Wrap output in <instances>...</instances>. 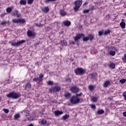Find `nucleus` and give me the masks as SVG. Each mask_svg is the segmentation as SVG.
I'll use <instances>...</instances> for the list:
<instances>
[{
    "label": "nucleus",
    "instance_id": "bf43d9fd",
    "mask_svg": "<svg viewBox=\"0 0 126 126\" xmlns=\"http://www.w3.org/2000/svg\"><path fill=\"white\" fill-rule=\"evenodd\" d=\"M124 15H125L126 16V12L124 13Z\"/></svg>",
    "mask_w": 126,
    "mask_h": 126
},
{
    "label": "nucleus",
    "instance_id": "ea45409f",
    "mask_svg": "<svg viewBox=\"0 0 126 126\" xmlns=\"http://www.w3.org/2000/svg\"><path fill=\"white\" fill-rule=\"evenodd\" d=\"M3 111L5 114H8L9 113V110L7 109H3Z\"/></svg>",
    "mask_w": 126,
    "mask_h": 126
},
{
    "label": "nucleus",
    "instance_id": "72a5a7b5",
    "mask_svg": "<svg viewBox=\"0 0 126 126\" xmlns=\"http://www.w3.org/2000/svg\"><path fill=\"white\" fill-rule=\"evenodd\" d=\"M110 33H111V31L107 30L103 33V35H108V34H110Z\"/></svg>",
    "mask_w": 126,
    "mask_h": 126
},
{
    "label": "nucleus",
    "instance_id": "f257e3e1",
    "mask_svg": "<svg viewBox=\"0 0 126 126\" xmlns=\"http://www.w3.org/2000/svg\"><path fill=\"white\" fill-rule=\"evenodd\" d=\"M20 94L15 92H10L6 95L8 98H13V99H17L20 97Z\"/></svg>",
    "mask_w": 126,
    "mask_h": 126
},
{
    "label": "nucleus",
    "instance_id": "13d9d810",
    "mask_svg": "<svg viewBox=\"0 0 126 126\" xmlns=\"http://www.w3.org/2000/svg\"><path fill=\"white\" fill-rule=\"evenodd\" d=\"M0 102H1V96H0Z\"/></svg>",
    "mask_w": 126,
    "mask_h": 126
},
{
    "label": "nucleus",
    "instance_id": "a211bd4d",
    "mask_svg": "<svg viewBox=\"0 0 126 126\" xmlns=\"http://www.w3.org/2000/svg\"><path fill=\"white\" fill-rule=\"evenodd\" d=\"M120 25L123 29H125V28H126V23H125V22H121Z\"/></svg>",
    "mask_w": 126,
    "mask_h": 126
},
{
    "label": "nucleus",
    "instance_id": "79ce46f5",
    "mask_svg": "<svg viewBox=\"0 0 126 126\" xmlns=\"http://www.w3.org/2000/svg\"><path fill=\"white\" fill-rule=\"evenodd\" d=\"M90 10L89 9H85L83 10V13H88Z\"/></svg>",
    "mask_w": 126,
    "mask_h": 126
},
{
    "label": "nucleus",
    "instance_id": "9b49d317",
    "mask_svg": "<svg viewBox=\"0 0 126 126\" xmlns=\"http://www.w3.org/2000/svg\"><path fill=\"white\" fill-rule=\"evenodd\" d=\"M27 34L29 37H35L36 36V34L35 33L32 32L31 31H28Z\"/></svg>",
    "mask_w": 126,
    "mask_h": 126
},
{
    "label": "nucleus",
    "instance_id": "2eb2a0df",
    "mask_svg": "<svg viewBox=\"0 0 126 126\" xmlns=\"http://www.w3.org/2000/svg\"><path fill=\"white\" fill-rule=\"evenodd\" d=\"M64 96L66 98V99H68L69 98V97H70V96H71V95L70 94V93L68 92H65L64 94Z\"/></svg>",
    "mask_w": 126,
    "mask_h": 126
},
{
    "label": "nucleus",
    "instance_id": "423d86ee",
    "mask_svg": "<svg viewBox=\"0 0 126 126\" xmlns=\"http://www.w3.org/2000/svg\"><path fill=\"white\" fill-rule=\"evenodd\" d=\"M13 23H25V20L24 19H14L12 20Z\"/></svg>",
    "mask_w": 126,
    "mask_h": 126
},
{
    "label": "nucleus",
    "instance_id": "aec40b11",
    "mask_svg": "<svg viewBox=\"0 0 126 126\" xmlns=\"http://www.w3.org/2000/svg\"><path fill=\"white\" fill-rule=\"evenodd\" d=\"M82 38H83V41H84V42H86V41H88V40H89V37H85L84 36V34L83 36H82Z\"/></svg>",
    "mask_w": 126,
    "mask_h": 126
},
{
    "label": "nucleus",
    "instance_id": "393cba45",
    "mask_svg": "<svg viewBox=\"0 0 126 126\" xmlns=\"http://www.w3.org/2000/svg\"><path fill=\"white\" fill-rule=\"evenodd\" d=\"M20 4L22 5H25V4H26V1L24 0H21L20 1Z\"/></svg>",
    "mask_w": 126,
    "mask_h": 126
},
{
    "label": "nucleus",
    "instance_id": "3c124183",
    "mask_svg": "<svg viewBox=\"0 0 126 126\" xmlns=\"http://www.w3.org/2000/svg\"><path fill=\"white\" fill-rule=\"evenodd\" d=\"M92 78H95V74H91Z\"/></svg>",
    "mask_w": 126,
    "mask_h": 126
},
{
    "label": "nucleus",
    "instance_id": "de8ad7c7",
    "mask_svg": "<svg viewBox=\"0 0 126 126\" xmlns=\"http://www.w3.org/2000/svg\"><path fill=\"white\" fill-rule=\"evenodd\" d=\"M81 95H82V93H81L80 94H76V97L78 98V97H79V96H81Z\"/></svg>",
    "mask_w": 126,
    "mask_h": 126
},
{
    "label": "nucleus",
    "instance_id": "9d476101",
    "mask_svg": "<svg viewBox=\"0 0 126 126\" xmlns=\"http://www.w3.org/2000/svg\"><path fill=\"white\" fill-rule=\"evenodd\" d=\"M103 86L105 88H106L107 87H109V86H111V81L109 80L105 81L103 84Z\"/></svg>",
    "mask_w": 126,
    "mask_h": 126
},
{
    "label": "nucleus",
    "instance_id": "c85d7f7f",
    "mask_svg": "<svg viewBox=\"0 0 126 126\" xmlns=\"http://www.w3.org/2000/svg\"><path fill=\"white\" fill-rule=\"evenodd\" d=\"M68 118H69V115L67 114H65L64 116H63V120H66Z\"/></svg>",
    "mask_w": 126,
    "mask_h": 126
},
{
    "label": "nucleus",
    "instance_id": "58836bf2",
    "mask_svg": "<svg viewBox=\"0 0 126 126\" xmlns=\"http://www.w3.org/2000/svg\"><path fill=\"white\" fill-rule=\"evenodd\" d=\"M88 88H89V90L92 91V90H93V89H94V87H93V86H92V85H89L88 86Z\"/></svg>",
    "mask_w": 126,
    "mask_h": 126
},
{
    "label": "nucleus",
    "instance_id": "6ab92c4d",
    "mask_svg": "<svg viewBox=\"0 0 126 126\" xmlns=\"http://www.w3.org/2000/svg\"><path fill=\"white\" fill-rule=\"evenodd\" d=\"M42 11L43 12H45V13H47L48 11H49V7H45L43 9Z\"/></svg>",
    "mask_w": 126,
    "mask_h": 126
},
{
    "label": "nucleus",
    "instance_id": "37998d69",
    "mask_svg": "<svg viewBox=\"0 0 126 126\" xmlns=\"http://www.w3.org/2000/svg\"><path fill=\"white\" fill-rule=\"evenodd\" d=\"M57 0H45V2H46V3H48V2H50V1H55Z\"/></svg>",
    "mask_w": 126,
    "mask_h": 126
},
{
    "label": "nucleus",
    "instance_id": "bb28decb",
    "mask_svg": "<svg viewBox=\"0 0 126 126\" xmlns=\"http://www.w3.org/2000/svg\"><path fill=\"white\" fill-rule=\"evenodd\" d=\"M44 77V75H43L42 74H41L39 75V77L38 78V79H39L40 82L41 81H43V78Z\"/></svg>",
    "mask_w": 126,
    "mask_h": 126
},
{
    "label": "nucleus",
    "instance_id": "c756f323",
    "mask_svg": "<svg viewBox=\"0 0 126 126\" xmlns=\"http://www.w3.org/2000/svg\"><path fill=\"white\" fill-rule=\"evenodd\" d=\"M61 43L63 45V46H66V44H67V42L65 40H62Z\"/></svg>",
    "mask_w": 126,
    "mask_h": 126
},
{
    "label": "nucleus",
    "instance_id": "5fc2aeb1",
    "mask_svg": "<svg viewBox=\"0 0 126 126\" xmlns=\"http://www.w3.org/2000/svg\"><path fill=\"white\" fill-rule=\"evenodd\" d=\"M28 126H33V124H31L28 125Z\"/></svg>",
    "mask_w": 126,
    "mask_h": 126
},
{
    "label": "nucleus",
    "instance_id": "2f4dec72",
    "mask_svg": "<svg viewBox=\"0 0 126 126\" xmlns=\"http://www.w3.org/2000/svg\"><path fill=\"white\" fill-rule=\"evenodd\" d=\"M6 24H9V22L3 21L1 23V25H6Z\"/></svg>",
    "mask_w": 126,
    "mask_h": 126
},
{
    "label": "nucleus",
    "instance_id": "e433bc0d",
    "mask_svg": "<svg viewBox=\"0 0 126 126\" xmlns=\"http://www.w3.org/2000/svg\"><path fill=\"white\" fill-rule=\"evenodd\" d=\"M102 35H104V33H103V31H98V36H101Z\"/></svg>",
    "mask_w": 126,
    "mask_h": 126
},
{
    "label": "nucleus",
    "instance_id": "49530a36",
    "mask_svg": "<svg viewBox=\"0 0 126 126\" xmlns=\"http://www.w3.org/2000/svg\"><path fill=\"white\" fill-rule=\"evenodd\" d=\"M33 1H34V0H28V3L29 4H31V3H32Z\"/></svg>",
    "mask_w": 126,
    "mask_h": 126
},
{
    "label": "nucleus",
    "instance_id": "f3484780",
    "mask_svg": "<svg viewBox=\"0 0 126 126\" xmlns=\"http://www.w3.org/2000/svg\"><path fill=\"white\" fill-rule=\"evenodd\" d=\"M25 114L26 117H29L30 116V111L28 110H25Z\"/></svg>",
    "mask_w": 126,
    "mask_h": 126
},
{
    "label": "nucleus",
    "instance_id": "7c9ffc66",
    "mask_svg": "<svg viewBox=\"0 0 126 126\" xmlns=\"http://www.w3.org/2000/svg\"><path fill=\"white\" fill-rule=\"evenodd\" d=\"M98 115H102V114H104V110H99L97 111Z\"/></svg>",
    "mask_w": 126,
    "mask_h": 126
},
{
    "label": "nucleus",
    "instance_id": "39448f33",
    "mask_svg": "<svg viewBox=\"0 0 126 126\" xmlns=\"http://www.w3.org/2000/svg\"><path fill=\"white\" fill-rule=\"evenodd\" d=\"M85 70L82 68L77 67L74 69V72L77 75H81L84 73Z\"/></svg>",
    "mask_w": 126,
    "mask_h": 126
},
{
    "label": "nucleus",
    "instance_id": "cd10ccee",
    "mask_svg": "<svg viewBox=\"0 0 126 126\" xmlns=\"http://www.w3.org/2000/svg\"><path fill=\"white\" fill-rule=\"evenodd\" d=\"M33 81H35V82H37L39 83V82H41V81H40L39 78H34L33 79Z\"/></svg>",
    "mask_w": 126,
    "mask_h": 126
},
{
    "label": "nucleus",
    "instance_id": "ddd939ff",
    "mask_svg": "<svg viewBox=\"0 0 126 126\" xmlns=\"http://www.w3.org/2000/svg\"><path fill=\"white\" fill-rule=\"evenodd\" d=\"M108 66L110 68H115V67H116V65L115 64V63H109V64H108Z\"/></svg>",
    "mask_w": 126,
    "mask_h": 126
},
{
    "label": "nucleus",
    "instance_id": "a878e982",
    "mask_svg": "<svg viewBox=\"0 0 126 126\" xmlns=\"http://www.w3.org/2000/svg\"><path fill=\"white\" fill-rule=\"evenodd\" d=\"M109 55L110 56H115L116 55V52L114 51H109Z\"/></svg>",
    "mask_w": 126,
    "mask_h": 126
},
{
    "label": "nucleus",
    "instance_id": "4c0bfd02",
    "mask_svg": "<svg viewBox=\"0 0 126 126\" xmlns=\"http://www.w3.org/2000/svg\"><path fill=\"white\" fill-rule=\"evenodd\" d=\"M124 63H126V53L124 54V57L122 58Z\"/></svg>",
    "mask_w": 126,
    "mask_h": 126
},
{
    "label": "nucleus",
    "instance_id": "f8f14e48",
    "mask_svg": "<svg viewBox=\"0 0 126 126\" xmlns=\"http://www.w3.org/2000/svg\"><path fill=\"white\" fill-rule=\"evenodd\" d=\"M13 16H17V17H20L21 14L18 13V11L15 10L14 12L12 13Z\"/></svg>",
    "mask_w": 126,
    "mask_h": 126
},
{
    "label": "nucleus",
    "instance_id": "4d7b16f0",
    "mask_svg": "<svg viewBox=\"0 0 126 126\" xmlns=\"http://www.w3.org/2000/svg\"><path fill=\"white\" fill-rule=\"evenodd\" d=\"M124 21H125V20H124V19H122V22H124Z\"/></svg>",
    "mask_w": 126,
    "mask_h": 126
},
{
    "label": "nucleus",
    "instance_id": "6e6552de",
    "mask_svg": "<svg viewBox=\"0 0 126 126\" xmlns=\"http://www.w3.org/2000/svg\"><path fill=\"white\" fill-rule=\"evenodd\" d=\"M70 90L72 93H77L79 91V89L77 87H72L70 88Z\"/></svg>",
    "mask_w": 126,
    "mask_h": 126
},
{
    "label": "nucleus",
    "instance_id": "7ed1b4c3",
    "mask_svg": "<svg viewBox=\"0 0 126 126\" xmlns=\"http://www.w3.org/2000/svg\"><path fill=\"white\" fill-rule=\"evenodd\" d=\"M80 101V99H79L78 97H77V96L74 95L72 96L70 98V102L71 104H78Z\"/></svg>",
    "mask_w": 126,
    "mask_h": 126
},
{
    "label": "nucleus",
    "instance_id": "052dcab7",
    "mask_svg": "<svg viewBox=\"0 0 126 126\" xmlns=\"http://www.w3.org/2000/svg\"><path fill=\"white\" fill-rule=\"evenodd\" d=\"M52 103H55V101H52Z\"/></svg>",
    "mask_w": 126,
    "mask_h": 126
},
{
    "label": "nucleus",
    "instance_id": "8fccbe9b",
    "mask_svg": "<svg viewBox=\"0 0 126 126\" xmlns=\"http://www.w3.org/2000/svg\"><path fill=\"white\" fill-rule=\"evenodd\" d=\"M91 108H93V109H95L96 108V106L94 104H91Z\"/></svg>",
    "mask_w": 126,
    "mask_h": 126
},
{
    "label": "nucleus",
    "instance_id": "4468645a",
    "mask_svg": "<svg viewBox=\"0 0 126 126\" xmlns=\"http://www.w3.org/2000/svg\"><path fill=\"white\" fill-rule=\"evenodd\" d=\"M55 116H59V115H63V111H56L54 112Z\"/></svg>",
    "mask_w": 126,
    "mask_h": 126
},
{
    "label": "nucleus",
    "instance_id": "f03ea898",
    "mask_svg": "<svg viewBox=\"0 0 126 126\" xmlns=\"http://www.w3.org/2000/svg\"><path fill=\"white\" fill-rule=\"evenodd\" d=\"M74 3H75V5L73 8L74 11H77V10H78L79 7H80V6L81 5V4H82V1L77 0L75 1Z\"/></svg>",
    "mask_w": 126,
    "mask_h": 126
},
{
    "label": "nucleus",
    "instance_id": "09e8293b",
    "mask_svg": "<svg viewBox=\"0 0 126 126\" xmlns=\"http://www.w3.org/2000/svg\"><path fill=\"white\" fill-rule=\"evenodd\" d=\"M124 98L125 99V100H126V92H124L123 94Z\"/></svg>",
    "mask_w": 126,
    "mask_h": 126
},
{
    "label": "nucleus",
    "instance_id": "a18cd8bd",
    "mask_svg": "<svg viewBox=\"0 0 126 126\" xmlns=\"http://www.w3.org/2000/svg\"><path fill=\"white\" fill-rule=\"evenodd\" d=\"M19 116H20L19 114L15 115V116H14L15 119L17 120V119H18V118H19Z\"/></svg>",
    "mask_w": 126,
    "mask_h": 126
},
{
    "label": "nucleus",
    "instance_id": "f704fd0d",
    "mask_svg": "<svg viewBox=\"0 0 126 126\" xmlns=\"http://www.w3.org/2000/svg\"><path fill=\"white\" fill-rule=\"evenodd\" d=\"M88 38H89V40H93L94 36H93V35L90 34L89 35Z\"/></svg>",
    "mask_w": 126,
    "mask_h": 126
},
{
    "label": "nucleus",
    "instance_id": "b1692460",
    "mask_svg": "<svg viewBox=\"0 0 126 126\" xmlns=\"http://www.w3.org/2000/svg\"><path fill=\"white\" fill-rule=\"evenodd\" d=\"M60 14L62 15V16H65V15H66V13L63 10H61L60 12Z\"/></svg>",
    "mask_w": 126,
    "mask_h": 126
},
{
    "label": "nucleus",
    "instance_id": "5701e85b",
    "mask_svg": "<svg viewBox=\"0 0 126 126\" xmlns=\"http://www.w3.org/2000/svg\"><path fill=\"white\" fill-rule=\"evenodd\" d=\"M91 100L92 102H97V100H98V98L95 96H93L91 97Z\"/></svg>",
    "mask_w": 126,
    "mask_h": 126
},
{
    "label": "nucleus",
    "instance_id": "6e6d98bb",
    "mask_svg": "<svg viewBox=\"0 0 126 126\" xmlns=\"http://www.w3.org/2000/svg\"><path fill=\"white\" fill-rule=\"evenodd\" d=\"M86 4H88V3H87V2H85V3L83 4V5H85Z\"/></svg>",
    "mask_w": 126,
    "mask_h": 126
},
{
    "label": "nucleus",
    "instance_id": "dca6fc26",
    "mask_svg": "<svg viewBox=\"0 0 126 126\" xmlns=\"http://www.w3.org/2000/svg\"><path fill=\"white\" fill-rule=\"evenodd\" d=\"M40 125H44L45 126H47V121L44 119H42L40 122Z\"/></svg>",
    "mask_w": 126,
    "mask_h": 126
},
{
    "label": "nucleus",
    "instance_id": "4be33fe9",
    "mask_svg": "<svg viewBox=\"0 0 126 126\" xmlns=\"http://www.w3.org/2000/svg\"><path fill=\"white\" fill-rule=\"evenodd\" d=\"M25 90H26V89H27L28 88H29V89L30 88H31V84H30V83L27 84L25 86Z\"/></svg>",
    "mask_w": 126,
    "mask_h": 126
},
{
    "label": "nucleus",
    "instance_id": "0eeeda50",
    "mask_svg": "<svg viewBox=\"0 0 126 126\" xmlns=\"http://www.w3.org/2000/svg\"><path fill=\"white\" fill-rule=\"evenodd\" d=\"M60 90H61V88L60 87L55 86L50 89L49 91L52 93L53 92H58V91H60Z\"/></svg>",
    "mask_w": 126,
    "mask_h": 126
},
{
    "label": "nucleus",
    "instance_id": "20e7f679",
    "mask_svg": "<svg viewBox=\"0 0 126 126\" xmlns=\"http://www.w3.org/2000/svg\"><path fill=\"white\" fill-rule=\"evenodd\" d=\"M25 42H26V41L24 40H22L16 43L10 41L9 42V43L11 44V46H13V47H18L19 46H20V45L23 44L24 43H25Z\"/></svg>",
    "mask_w": 126,
    "mask_h": 126
},
{
    "label": "nucleus",
    "instance_id": "603ef678",
    "mask_svg": "<svg viewBox=\"0 0 126 126\" xmlns=\"http://www.w3.org/2000/svg\"><path fill=\"white\" fill-rule=\"evenodd\" d=\"M123 116H124V117H126V112H123Z\"/></svg>",
    "mask_w": 126,
    "mask_h": 126
},
{
    "label": "nucleus",
    "instance_id": "c03bdc74",
    "mask_svg": "<svg viewBox=\"0 0 126 126\" xmlns=\"http://www.w3.org/2000/svg\"><path fill=\"white\" fill-rule=\"evenodd\" d=\"M48 85H53V81H49L47 82Z\"/></svg>",
    "mask_w": 126,
    "mask_h": 126
},
{
    "label": "nucleus",
    "instance_id": "864d4df0",
    "mask_svg": "<svg viewBox=\"0 0 126 126\" xmlns=\"http://www.w3.org/2000/svg\"><path fill=\"white\" fill-rule=\"evenodd\" d=\"M70 44H72L73 45H74L75 42H73V41H72V42H70Z\"/></svg>",
    "mask_w": 126,
    "mask_h": 126
},
{
    "label": "nucleus",
    "instance_id": "412c9836",
    "mask_svg": "<svg viewBox=\"0 0 126 126\" xmlns=\"http://www.w3.org/2000/svg\"><path fill=\"white\" fill-rule=\"evenodd\" d=\"M64 25L65 26H69L70 25V22L68 21H66L64 22Z\"/></svg>",
    "mask_w": 126,
    "mask_h": 126
},
{
    "label": "nucleus",
    "instance_id": "a19ab883",
    "mask_svg": "<svg viewBox=\"0 0 126 126\" xmlns=\"http://www.w3.org/2000/svg\"><path fill=\"white\" fill-rule=\"evenodd\" d=\"M35 26L37 27H43V25L42 24H35Z\"/></svg>",
    "mask_w": 126,
    "mask_h": 126
},
{
    "label": "nucleus",
    "instance_id": "473e14b6",
    "mask_svg": "<svg viewBox=\"0 0 126 126\" xmlns=\"http://www.w3.org/2000/svg\"><path fill=\"white\" fill-rule=\"evenodd\" d=\"M120 82L122 84H124L125 83H126V79H122L121 80H120Z\"/></svg>",
    "mask_w": 126,
    "mask_h": 126
},
{
    "label": "nucleus",
    "instance_id": "1a4fd4ad",
    "mask_svg": "<svg viewBox=\"0 0 126 126\" xmlns=\"http://www.w3.org/2000/svg\"><path fill=\"white\" fill-rule=\"evenodd\" d=\"M82 36H84V34L83 33L77 34L76 36L74 37V41H75V42H77L78 40H80V39H81V38H82Z\"/></svg>",
    "mask_w": 126,
    "mask_h": 126
},
{
    "label": "nucleus",
    "instance_id": "c9c22d12",
    "mask_svg": "<svg viewBox=\"0 0 126 126\" xmlns=\"http://www.w3.org/2000/svg\"><path fill=\"white\" fill-rule=\"evenodd\" d=\"M12 10V8L11 7H7L6 8V11L9 13V12H11V11Z\"/></svg>",
    "mask_w": 126,
    "mask_h": 126
}]
</instances>
